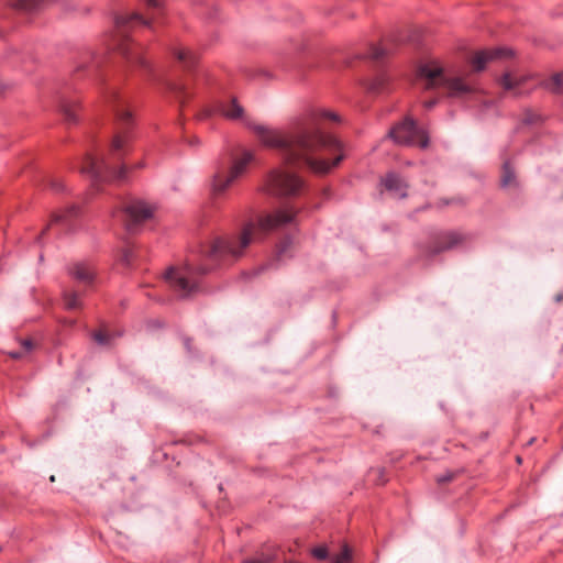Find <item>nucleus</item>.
Wrapping results in <instances>:
<instances>
[{"mask_svg": "<svg viewBox=\"0 0 563 563\" xmlns=\"http://www.w3.org/2000/svg\"><path fill=\"white\" fill-rule=\"evenodd\" d=\"M148 10H158L161 8V0H146Z\"/></svg>", "mask_w": 563, "mask_h": 563, "instance_id": "obj_35", "label": "nucleus"}, {"mask_svg": "<svg viewBox=\"0 0 563 563\" xmlns=\"http://www.w3.org/2000/svg\"><path fill=\"white\" fill-rule=\"evenodd\" d=\"M434 103H435V100H428V101L424 102V107L426 108H432Z\"/></svg>", "mask_w": 563, "mask_h": 563, "instance_id": "obj_39", "label": "nucleus"}, {"mask_svg": "<svg viewBox=\"0 0 563 563\" xmlns=\"http://www.w3.org/2000/svg\"><path fill=\"white\" fill-rule=\"evenodd\" d=\"M10 356L12 358H20V357H22V353L21 352H10Z\"/></svg>", "mask_w": 563, "mask_h": 563, "instance_id": "obj_38", "label": "nucleus"}, {"mask_svg": "<svg viewBox=\"0 0 563 563\" xmlns=\"http://www.w3.org/2000/svg\"><path fill=\"white\" fill-rule=\"evenodd\" d=\"M385 56V51L379 46H373L371 48V55L369 57L372 59L378 60Z\"/></svg>", "mask_w": 563, "mask_h": 563, "instance_id": "obj_32", "label": "nucleus"}, {"mask_svg": "<svg viewBox=\"0 0 563 563\" xmlns=\"http://www.w3.org/2000/svg\"><path fill=\"white\" fill-rule=\"evenodd\" d=\"M544 118L533 110H526L522 114L521 122L525 125H538L540 124Z\"/></svg>", "mask_w": 563, "mask_h": 563, "instance_id": "obj_24", "label": "nucleus"}, {"mask_svg": "<svg viewBox=\"0 0 563 563\" xmlns=\"http://www.w3.org/2000/svg\"><path fill=\"white\" fill-rule=\"evenodd\" d=\"M201 115H203V117H208V115H210V110H205V111H203V113H202Z\"/></svg>", "mask_w": 563, "mask_h": 563, "instance_id": "obj_40", "label": "nucleus"}, {"mask_svg": "<svg viewBox=\"0 0 563 563\" xmlns=\"http://www.w3.org/2000/svg\"><path fill=\"white\" fill-rule=\"evenodd\" d=\"M170 90L176 95V97L179 99V102H184V98L186 97V89L180 84H173L170 86Z\"/></svg>", "mask_w": 563, "mask_h": 563, "instance_id": "obj_29", "label": "nucleus"}, {"mask_svg": "<svg viewBox=\"0 0 563 563\" xmlns=\"http://www.w3.org/2000/svg\"><path fill=\"white\" fill-rule=\"evenodd\" d=\"M465 236L457 232H444L437 236L432 253L455 249L462 245Z\"/></svg>", "mask_w": 563, "mask_h": 563, "instance_id": "obj_15", "label": "nucleus"}, {"mask_svg": "<svg viewBox=\"0 0 563 563\" xmlns=\"http://www.w3.org/2000/svg\"><path fill=\"white\" fill-rule=\"evenodd\" d=\"M385 80L386 79L384 77H379V78L375 79V81L371 85L369 89L373 91H377V92L383 90Z\"/></svg>", "mask_w": 563, "mask_h": 563, "instance_id": "obj_33", "label": "nucleus"}, {"mask_svg": "<svg viewBox=\"0 0 563 563\" xmlns=\"http://www.w3.org/2000/svg\"><path fill=\"white\" fill-rule=\"evenodd\" d=\"M345 119L336 111L314 108L294 118L285 126L252 123L250 128L262 141H341Z\"/></svg>", "mask_w": 563, "mask_h": 563, "instance_id": "obj_1", "label": "nucleus"}, {"mask_svg": "<svg viewBox=\"0 0 563 563\" xmlns=\"http://www.w3.org/2000/svg\"><path fill=\"white\" fill-rule=\"evenodd\" d=\"M51 187L52 189L56 190V191H60L64 189V185H63V181L59 180V179H53L51 180Z\"/></svg>", "mask_w": 563, "mask_h": 563, "instance_id": "obj_36", "label": "nucleus"}, {"mask_svg": "<svg viewBox=\"0 0 563 563\" xmlns=\"http://www.w3.org/2000/svg\"><path fill=\"white\" fill-rule=\"evenodd\" d=\"M296 217L297 211L292 207L266 213L258 217L256 221L247 222L238 235L214 239L203 253L208 260L214 263L234 260L243 254L250 243L295 222Z\"/></svg>", "mask_w": 563, "mask_h": 563, "instance_id": "obj_2", "label": "nucleus"}, {"mask_svg": "<svg viewBox=\"0 0 563 563\" xmlns=\"http://www.w3.org/2000/svg\"><path fill=\"white\" fill-rule=\"evenodd\" d=\"M516 184V175L510 162H505L503 165L501 186L508 187Z\"/></svg>", "mask_w": 563, "mask_h": 563, "instance_id": "obj_23", "label": "nucleus"}, {"mask_svg": "<svg viewBox=\"0 0 563 563\" xmlns=\"http://www.w3.org/2000/svg\"><path fill=\"white\" fill-rule=\"evenodd\" d=\"M311 554L314 559L323 561L329 556V551L325 545H319L311 550Z\"/></svg>", "mask_w": 563, "mask_h": 563, "instance_id": "obj_28", "label": "nucleus"}, {"mask_svg": "<svg viewBox=\"0 0 563 563\" xmlns=\"http://www.w3.org/2000/svg\"><path fill=\"white\" fill-rule=\"evenodd\" d=\"M113 111L115 114V134L112 141L120 142L130 137H135L136 135L133 134L135 123L130 108L118 102L113 104Z\"/></svg>", "mask_w": 563, "mask_h": 563, "instance_id": "obj_11", "label": "nucleus"}, {"mask_svg": "<svg viewBox=\"0 0 563 563\" xmlns=\"http://www.w3.org/2000/svg\"><path fill=\"white\" fill-rule=\"evenodd\" d=\"M541 85L553 93H563V71L552 74Z\"/></svg>", "mask_w": 563, "mask_h": 563, "instance_id": "obj_20", "label": "nucleus"}, {"mask_svg": "<svg viewBox=\"0 0 563 563\" xmlns=\"http://www.w3.org/2000/svg\"><path fill=\"white\" fill-rule=\"evenodd\" d=\"M273 561V558L271 555H257L254 558L245 559L242 563H271Z\"/></svg>", "mask_w": 563, "mask_h": 563, "instance_id": "obj_30", "label": "nucleus"}, {"mask_svg": "<svg viewBox=\"0 0 563 563\" xmlns=\"http://www.w3.org/2000/svg\"><path fill=\"white\" fill-rule=\"evenodd\" d=\"M419 144L421 145V147H422V148H424V147H427V145H428L429 143L423 142V143H419Z\"/></svg>", "mask_w": 563, "mask_h": 563, "instance_id": "obj_42", "label": "nucleus"}, {"mask_svg": "<svg viewBox=\"0 0 563 563\" xmlns=\"http://www.w3.org/2000/svg\"><path fill=\"white\" fill-rule=\"evenodd\" d=\"M154 207L142 201H131L124 209V221L129 231H134L136 227L152 218Z\"/></svg>", "mask_w": 563, "mask_h": 563, "instance_id": "obj_12", "label": "nucleus"}, {"mask_svg": "<svg viewBox=\"0 0 563 563\" xmlns=\"http://www.w3.org/2000/svg\"><path fill=\"white\" fill-rule=\"evenodd\" d=\"M93 339L100 344H107L109 342L108 334L103 331L96 332Z\"/></svg>", "mask_w": 563, "mask_h": 563, "instance_id": "obj_34", "label": "nucleus"}, {"mask_svg": "<svg viewBox=\"0 0 563 563\" xmlns=\"http://www.w3.org/2000/svg\"><path fill=\"white\" fill-rule=\"evenodd\" d=\"M388 135L394 141H429L431 137V134L423 125L416 123L410 118H406L394 125L389 130Z\"/></svg>", "mask_w": 563, "mask_h": 563, "instance_id": "obj_10", "label": "nucleus"}, {"mask_svg": "<svg viewBox=\"0 0 563 563\" xmlns=\"http://www.w3.org/2000/svg\"><path fill=\"white\" fill-rule=\"evenodd\" d=\"M130 143H111L106 156L98 157L88 154L82 163L81 170L91 176L93 186L100 183L121 184L128 180V172L131 168L128 156Z\"/></svg>", "mask_w": 563, "mask_h": 563, "instance_id": "obj_4", "label": "nucleus"}, {"mask_svg": "<svg viewBox=\"0 0 563 563\" xmlns=\"http://www.w3.org/2000/svg\"><path fill=\"white\" fill-rule=\"evenodd\" d=\"M210 268H211V267H202V268H201V273H203V274H205V273H207Z\"/></svg>", "mask_w": 563, "mask_h": 563, "instance_id": "obj_41", "label": "nucleus"}, {"mask_svg": "<svg viewBox=\"0 0 563 563\" xmlns=\"http://www.w3.org/2000/svg\"><path fill=\"white\" fill-rule=\"evenodd\" d=\"M351 559H352L351 550L345 544V545H343V548L340 551V553L334 554V555L331 556L330 563H350Z\"/></svg>", "mask_w": 563, "mask_h": 563, "instance_id": "obj_25", "label": "nucleus"}, {"mask_svg": "<svg viewBox=\"0 0 563 563\" xmlns=\"http://www.w3.org/2000/svg\"><path fill=\"white\" fill-rule=\"evenodd\" d=\"M80 102L73 99H62L58 111L67 123H76L79 119Z\"/></svg>", "mask_w": 563, "mask_h": 563, "instance_id": "obj_16", "label": "nucleus"}, {"mask_svg": "<svg viewBox=\"0 0 563 563\" xmlns=\"http://www.w3.org/2000/svg\"><path fill=\"white\" fill-rule=\"evenodd\" d=\"M21 345L24 349L25 353L30 352L33 349L32 340H23L21 342Z\"/></svg>", "mask_w": 563, "mask_h": 563, "instance_id": "obj_37", "label": "nucleus"}, {"mask_svg": "<svg viewBox=\"0 0 563 563\" xmlns=\"http://www.w3.org/2000/svg\"><path fill=\"white\" fill-rule=\"evenodd\" d=\"M91 68H95V65L92 64V56H85L75 66L74 73L79 74L84 73L86 70H90Z\"/></svg>", "mask_w": 563, "mask_h": 563, "instance_id": "obj_26", "label": "nucleus"}, {"mask_svg": "<svg viewBox=\"0 0 563 563\" xmlns=\"http://www.w3.org/2000/svg\"><path fill=\"white\" fill-rule=\"evenodd\" d=\"M176 58L184 64V66L189 67L194 65L197 60V55L188 48L180 47L175 51Z\"/></svg>", "mask_w": 563, "mask_h": 563, "instance_id": "obj_21", "label": "nucleus"}, {"mask_svg": "<svg viewBox=\"0 0 563 563\" xmlns=\"http://www.w3.org/2000/svg\"><path fill=\"white\" fill-rule=\"evenodd\" d=\"M512 56V52L507 48L485 49L475 53L471 58L474 73H479L485 69L486 65L494 60L505 59Z\"/></svg>", "mask_w": 563, "mask_h": 563, "instance_id": "obj_13", "label": "nucleus"}, {"mask_svg": "<svg viewBox=\"0 0 563 563\" xmlns=\"http://www.w3.org/2000/svg\"><path fill=\"white\" fill-rule=\"evenodd\" d=\"M526 77L517 76L512 73H505L499 79L498 84L505 91L512 92L514 96H520V87L525 84Z\"/></svg>", "mask_w": 563, "mask_h": 563, "instance_id": "obj_17", "label": "nucleus"}, {"mask_svg": "<svg viewBox=\"0 0 563 563\" xmlns=\"http://www.w3.org/2000/svg\"><path fill=\"white\" fill-rule=\"evenodd\" d=\"M303 187L305 183L299 176L283 169L272 170L265 183L266 191L275 196H296Z\"/></svg>", "mask_w": 563, "mask_h": 563, "instance_id": "obj_8", "label": "nucleus"}, {"mask_svg": "<svg viewBox=\"0 0 563 563\" xmlns=\"http://www.w3.org/2000/svg\"><path fill=\"white\" fill-rule=\"evenodd\" d=\"M68 274L75 282L84 286L92 285L96 278V269L93 265L88 262H77L69 265Z\"/></svg>", "mask_w": 563, "mask_h": 563, "instance_id": "obj_14", "label": "nucleus"}, {"mask_svg": "<svg viewBox=\"0 0 563 563\" xmlns=\"http://www.w3.org/2000/svg\"><path fill=\"white\" fill-rule=\"evenodd\" d=\"M383 184L387 190L394 191L399 197L404 198L407 196V184H405L404 180L396 174H387L383 179Z\"/></svg>", "mask_w": 563, "mask_h": 563, "instance_id": "obj_18", "label": "nucleus"}, {"mask_svg": "<svg viewBox=\"0 0 563 563\" xmlns=\"http://www.w3.org/2000/svg\"><path fill=\"white\" fill-rule=\"evenodd\" d=\"M418 85L423 89L444 88L449 97L464 99L478 91L472 73L466 70L445 71L438 62H429L417 70Z\"/></svg>", "mask_w": 563, "mask_h": 563, "instance_id": "obj_3", "label": "nucleus"}, {"mask_svg": "<svg viewBox=\"0 0 563 563\" xmlns=\"http://www.w3.org/2000/svg\"><path fill=\"white\" fill-rule=\"evenodd\" d=\"M76 213H77V208H76V207H74V206H73L71 208H69L68 210H66V211L62 212V213H55V214L53 216L52 221H51V223L48 224L47 229H48L51 225H53V223H58V222H60V221H64V220H66L68 217H71V216H74V214H76Z\"/></svg>", "mask_w": 563, "mask_h": 563, "instance_id": "obj_27", "label": "nucleus"}, {"mask_svg": "<svg viewBox=\"0 0 563 563\" xmlns=\"http://www.w3.org/2000/svg\"><path fill=\"white\" fill-rule=\"evenodd\" d=\"M165 279L181 297L191 295L199 287L197 273L187 265L183 267H170L165 274Z\"/></svg>", "mask_w": 563, "mask_h": 563, "instance_id": "obj_9", "label": "nucleus"}, {"mask_svg": "<svg viewBox=\"0 0 563 563\" xmlns=\"http://www.w3.org/2000/svg\"><path fill=\"white\" fill-rule=\"evenodd\" d=\"M64 305L68 310L79 309L81 307L79 294L73 290L65 291Z\"/></svg>", "mask_w": 563, "mask_h": 563, "instance_id": "obj_22", "label": "nucleus"}, {"mask_svg": "<svg viewBox=\"0 0 563 563\" xmlns=\"http://www.w3.org/2000/svg\"><path fill=\"white\" fill-rule=\"evenodd\" d=\"M260 162L258 153L243 146H234L221 164L212 179V194L222 195L238 178L243 176L250 167Z\"/></svg>", "mask_w": 563, "mask_h": 563, "instance_id": "obj_6", "label": "nucleus"}, {"mask_svg": "<svg viewBox=\"0 0 563 563\" xmlns=\"http://www.w3.org/2000/svg\"><path fill=\"white\" fill-rule=\"evenodd\" d=\"M132 257H133V250L130 249V247H126L122 251V254H121V257H120V261L129 266L131 265V262H132Z\"/></svg>", "mask_w": 563, "mask_h": 563, "instance_id": "obj_31", "label": "nucleus"}, {"mask_svg": "<svg viewBox=\"0 0 563 563\" xmlns=\"http://www.w3.org/2000/svg\"><path fill=\"white\" fill-rule=\"evenodd\" d=\"M279 147L286 166L294 168H307L310 172L323 175L339 165L342 155H336L332 161L328 159L329 150L327 143H276Z\"/></svg>", "mask_w": 563, "mask_h": 563, "instance_id": "obj_5", "label": "nucleus"}, {"mask_svg": "<svg viewBox=\"0 0 563 563\" xmlns=\"http://www.w3.org/2000/svg\"><path fill=\"white\" fill-rule=\"evenodd\" d=\"M115 35L114 47L125 58L129 65L146 66L142 56V46L134 44L128 36V31L134 24H148L147 20L139 13H120L114 19Z\"/></svg>", "mask_w": 563, "mask_h": 563, "instance_id": "obj_7", "label": "nucleus"}, {"mask_svg": "<svg viewBox=\"0 0 563 563\" xmlns=\"http://www.w3.org/2000/svg\"><path fill=\"white\" fill-rule=\"evenodd\" d=\"M220 112L228 119L246 121L244 109L236 102L235 99H232L230 102L222 104Z\"/></svg>", "mask_w": 563, "mask_h": 563, "instance_id": "obj_19", "label": "nucleus"}]
</instances>
